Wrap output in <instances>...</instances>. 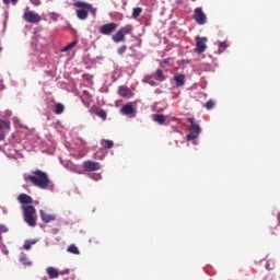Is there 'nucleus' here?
<instances>
[{"label":"nucleus","instance_id":"f257e3e1","mask_svg":"<svg viewBox=\"0 0 280 280\" xmlns=\"http://www.w3.org/2000/svg\"><path fill=\"white\" fill-rule=\"evenodd\" d=\"M24 180L25 183H32L34 187H38L39 189H47V187H51L49 176L40 170L33 171L31 175L24 177Z\"/></svg>","mask_w":280,"mask_h":280},{"label":"nucleus","instance_id":"f03ea898","mask_svg":"<svg viewBox=\"0 0 280 280\" xmlns=\"http://www.w3.org/2000/svg\"><path fill=\"white\" fill-rule=\"evenodd\" d=\"M74 8H80L77 10V19H79V21H86L89 19V12L92 14L97 12V10L93 8V4L84 1H77Z\"/></svg>","mask_w":280,"mask_h":280},{"label":"nucleus","instance_id":"7ed1b4c3","mask_svg":"<svg viewBox=\"0 0 280 280\" xmlns=\"http://www.w3.org/2000/svg\"><path fill=\"white\" fill-rule=\"evenodd\" d=\"M24 222L28 226H36V208L34 206H22Z\"/></svg>","mask_w":280,"mask_h":280},{"label":"nucleus","instance_id":"20e7f679","mask_svg":"<svg viewBox=\"0 0 280 280\" xmlns=\"http://www.w3.org/2000/svg\"><path fill=\"white\" fill-rule=\"evenodd\" d=\"M132 25H126L120 27L115 35L112 36V40L115 43H126L127 34H132Z\"/></svg>","mask_w":280,"mask_h":280},{"label":"nucleus","instance_id":"39448f33","mask_svg":"<svg viewBox=\"0 0 280 280\" xmlns=\"http://www.w3.org/2000/svg\"><path fill=\"white\" fill-rule=\"evenodd\" d=\"M188 124H190V127L189 133L186 136V139L188 141H195V139H198V137H200V125L196 124L195 118H188Z\"/></svg>","mask_w":280,"mask_h":280},{"label":"nucleus","instance_id":"423d86ee","mask_svg":"<svg viewBox=\"0 0 280 280\" xmlns=\"http://www.w3.org/2000/svg\"><path fill=\"white\" fill-rule=\"evenodd\" d=\"M192 19L197 25H206L207 24V14L202 10V8L198 7L194 10Z\"/></svg>","mask_w":280,"mask_h":280},{"label":"nucleus","instance_id":"0eeeda50","mask_svg":"<svg viewBox=\"0 0 280 280\" xmlns=\"http://www.w3.org/2000/svg\"><path fill=\"white\" fill-rule=\"evenodd\" d=\"M117 23H107V24H104L100 27V34H103V36H110V34H113V32H116L117 31Z\"/></svg>","mask_w":280,"mask_h":280},{"label":"nucleus","instance_id":"6e6552de","mask_svg":"<svg viewBox=\"0 0 280 280\" xmlns=\"http://www.w3.org/2000/svg\"><path fill=\"white\" fill-rule=\"evenodd\" d=\"M24 21L26 23H40V15L34 11H27L23 14Z\"/></svg>","mask_w":280,"mask_h":280},{"label":"nucleus","instance_id":"1a4fd4ad","mask_svg":"<svg viewBox=\"0 0 280 280\" xmlns=\"http://www.w3.org/2000/svg\"><path fill=\"white\" fill-rule=\"evenodd\" d=\"M83 167L85 172H97L102 170V164H100V162L89 160L83 162Z\"/></svg>","mask_w":280,"mask_h":280},{"label":"nucleus","instance_id":"9d476101","mask_svg":"<svg viewBox=\"0 0 280 280\" xmlns=\"http://www.w3.org/2000/svg\"><path fill=\"white\" fill-rule=\"evenodd\" d=\"M207 51V37H196V52L203 54Z\"/></svg>","mask_w":280,"mask_h":280},{"label":"nucleus","instance_id":"9b49d317","mask_svg":"<svg viewBox=\"0 0 280 280\" xmlns=\"http://www.w3.org/2000/svg\"><path fill=\"white\" fill-rule=\"evenodd\" d=\"M18 200L22 207H25V205H28V207H32L31 205L34 202V199L27 194H20L18 196Z\"/></svg>","mask_w":280,"mask_h":280},{"label":"nucleus","instance_id":"f8f14e48","mask_svg":"<svg viewBox=\"0 0 280 280\" xmlns=\"http://www.w3.org/2000/svg\"><path fill=\"white\" fill-rule=\"evenodd\" d=\"M40 219L46 223L49 224V222H54L56 220V214H49L45 212L44 210L39 211Z\"/></svg>","mask_w":280,"mask_h":280},{"label":"nucleus","instance_id":"ddd939ff","mask_svg":"<svg viewBox=\"0 0 280 280\" xmlns=\"http://www.w3.org/2000/svg\"><path fill=\"white\" fill-rule=\"evenodd\" d=\"M118 95H120V97H125L126 100H130V97H132V91H130V89L127 86H120L118 90Z\"/></svg>","mask_w":280,"mask_h":280},{"label":"nucleus","instance_id":"4468645a","mask_svg":"<svg viewBox=\"0 0 280 280\" xmlns=\"http://www.w3.org/2000/svg\"><path fill=\"white\" fill-rule=\"evenodd\" d=\"M176 86H185V74L176 73L173 77Z\"/></svg>","mask_w":280,"mask_h":280},{"label":"nucleus","instance_id":"2eb2a0df","mask_svg":"<svg viewBox=\"0 0 280 280\" xmlns=\"http://www.w3.org/2000/svg\"><path fill=\"white\" fill-rule=\"evenodd\" d=\"M120 113H122V115H132V113H135V107L132 104H125L121 107Z\"/></svg>","mask_w":280,"mask_h":280},{"label":"nucleus","instance_id":"dca6fc26","mask_svg":"<svg viewBox=\"0 0 280 280\" xmlns=\"http://www.w3.org/2000/svg\"><path fill=\"white\" fill-rule=\"evenodd\" d=\"M46 272L49 276V279H58V277L60 276L58 270H56V268H54V267H48L46 269Z\"/></svg>","mask_w":280,"mask_h":280},{"label":"nucleus","instance_id":"f3484780","mask_svg":"<svg viewBox=\"0 0 280 280\" xmlns=\"http://www.w3.org/2000/svg\"><path fill=\"white\" fill-rule=\"evenodd\" d=\"M154 80H156L158 82H165V73L163 72V70L158 69L154 72Z\"/></svg>","mask_w":280,"mask_h":280},{"label":"nucleus","instance_id":"a211bd4d","mask_svg":"<svg viewBox=\"0 0 280 280\" xmlns=\"http://www.w3.org/2000/svg\"><path fill=\"white\" fill-rule=\"evenodd\" d=\"M101 145H103L105 150H112V148L115 147V142H113V140L103 139L101 141Z\"/></svg>","mask_w":280,"mask_h":280},{"label":"nucleus","instance_id":"6ab92c4d","mask_svg":"<svg viewBox=\"0 0 280 280\" xmlns=\"http://www.w3.org/2000/svg\"><path fill=\"white\" fill-rule=\"evenodd\" d=\"M67 252L71 253V255H80V249L78 248V246H75V244H71L70 246H68Z\"/></svg>","mask_w":280,"mask_h":280},{"label":"nucleus","instance_id":"aec40b11","mask_svg":"<svg viewBox=\"0 0 280 280\" xmlns=\"http://www.w3.org/2000/svg\"><path fill=\"white\" fill-rule=\"evenodd\" d=\"M65 113V105L62 103H58L55 106V114L56 115H62Z\"/></svg>","mask_w":280,"mask_h":280},{"label":"nucleus","instance_id":"412c9836","mask_svg":"<svg viewBox=\"0 0 280 280\" xmlns=\"http://www.w3.org/2000/svg\"><path fill=\"white\" fill-rule=\"evenodd\" d=\"M153 119H154L158 124H161V125L165 124V115H163V114H155V115L153 116Z\"/></svg>","mask_w":280,"mask_h":280},{"label":"nucleus","instance_id":"4be33fe9","mask_svg":"<svg viewBox=\"0 0 280 280\" xmlns=\"http://www.w3.org/2000/svg\"><path fill=\"white\" fill-rule=\"evenodd\" d=\"M83 97H84V98H82L83 104H84L85 106H89V103H86L84 100H91V97H92V96H91V92L84 90V91H83Z\"/></svg>","mask_w":280,"mask_h":280},{"label":"nucleus","instance_id":"5701e85b","mask_svg":"<svg viewBox=\"0 0 280 280\" xmlns=\"http://www.w3.org/2000/svg\"><path fill=\"white\" fill-rule=\"evenodd\" d=\"M143 12V9L141 8H135L132 10V19H137L138 16H141V13Z\"/></svg>","mask_w":280,"mask_h":280},{"label":"nucleus","instance_id":"b1692460","mask_svg":"<svg viewBox=\"0 0 280 280\" xmlns=\"http://www.w3.org/2000/svg\"><path fill=\"white\" fill-rule=\"evenodd\" d=\"M96 116L103 119L104 121H106V117H107L106 110L104 109L96 110Z\"/></svg>","mask_w":280,"mask_h":280},{"label":"nucleus","instance_id":"393cba45","mask_svg":"<svg viewBox=\"0 0 280 280\" xmlns=\"http://www.w3.org/2000/svg\"><path fill=\"white\" fill-rule=\"evenodd\" d=\"M225 49H229V45L226 42H220L219 43V54H223Z\"/></svg>","mask_w":280,"mask_h":280},{"label":"nucleus","instance_id":"a878e982","mask_svg":"<svg viewBox=\"0 0 280 280\" xmlns=\"http://www.w3.org/2000/svg\"><path fill=\"white\" fill-rule=\"evenodd\" d=\"M34 244H36V241H25L24 242V249L25 250H31L32 246H34Z\"/></svg>","mask_w":280,"mask_h":280},{"label":"nucleus","instance_id":"bb28decb","mask_svg":"<svg viewBox=\"0 0 280 280\" xmlns=\"http://www.w3.org/2000/svg\"><path fill=\"white\" fill-rule=\"evenodd\" d=\"M75 45H78V42H72V43H70V44H68L66 47H63L62 49H61V51H70V49H73V47H75Z\"/></svg>","mask_w":280,"mask_h":280},{"label":"nucleus","instance_id":"cd10ccee","mask_svg":"<svg viewBox=\"0 0 280 280\" xmlns=\"http://www.w3.org/2000/svg\"><path fill=\"white\" fill-rule=\"evenodd\" d=\"M20 264H22L23 266H32V261L27 257L20 258Z\"/></svg>","mask_w":280,"mask_h":280},{"label":"nucleus","instance_id":"c85d7f7f","mask_svg":"<svg viewBox=\"0 0 280 280\" xmlns=\"http://www.w3.org/2000/svg\"><path fill=\"white\" fill-rule=\"evenodd\" d=\"M128 49V46H126V45H122V46H120L118 49H117V54L119 55V56H124V54H126V50Z\"/></svg>","mask_w":280,"mask_h":280},{"label":"nucleus","instance_id":"c756f323","mask_svg":"<svg viewBox=\"0 0 280 280\" xmlns=\"http://www.w3.org/2000/svg\"><path fill=\"white\" fill-rule=\"evenodd\" d=\"M213 106H215V102L213 100H209L207 103H206V108L207 110H211V108H213Z\"/></svg>","mask_w":280,"mask_h":280},{"label":"nucleus","instance_id":"7c9ffc66","mask_svg":"<svg viewBox=\"0 0 280 280\" xmlns=\"http://www.w3.org/2000/svg\"><path fill=\"white\" fill-rule=\"evenodd\" d=\"M2 1H3L4 5H9L10 4V0H2ZM18 1L19 0H11L13 5H16Z\"/></svg>","mask_w":280,"mask_h":280},{"label":"nucleus","instance_id":"2f4dec72","mask_svg":"<svg viewBox=\"0 0 280 280\" xmlns=\"http://www.w3.org/2000/svg\"><path fill=\"white\" fill-rule=\"evenodd\" d=\"M8 226L3 225V224H0V235L1 233H8Z\"/></svg>","mask_w":280,"mask_h":280},{"label":"nucleus","instance_id":"473e14b6","mask_svg":"<svg viewBox=\"0 0 280 280\" xmlns=\"http://www.w3.org/2000/svg\"><path fill=\"white\" fill-rule=\"evenodd\" d=\"M5 139V133L0 132V141H3Z\"/></svg>","mask_w":280,"mask_h":280},{"label":"nucleus","instance_id":"72a5a7b5","mask_svg":"<svg viewBox=\"0 0 280 280\" xmlns=\"http://www.w3.org/2000/svg\"><path fill=\"white\" fill-rule=\"evenodd\" d=\"M5 124V121L0 120V130H3V125Z\"/></svg>","mask_w":280,"mask_h":280},{"label":"nucleus","instance_id":"f704fd0d","mask_svg":"<svg viewBox=\"0 0 280 280\" xmlns=\"http://www.w3.org/2000/svg\"><path fill=\"white\" fill-rule=\"evenodd\" d=\"M163 65H170V59H163Z\"/></svg>","mask_w":280,"mask_h":280},{"label":"nucleus","instance_id":"c9c22d12","mask_svg":"<svg viewBox=\"0 0 280 280\" xmlns=\"http://www.w3.org/2000/svg\"><path fill=\"white\" fill-rule=\"evenodd\" d=\"M35 5H40V0H37V2H35Z\"/></svg>","mask_w":280,"mask_h":280},{"label":"nucleus","instance_id":"e433bc0d","mask_svg":"<svg viewBox=\"0 0 280 280\" xmlns=\"http://www.w3.org/2000/svg\"><path fill=\"white\" fill-rule=\"evenodd\" d=\"M149 83L151 84V86H154V84H155L154 81H150Z\"/></svg>","mask_w":280,"mask_h":280},{"label":"nucleus","instance_id":"4c0bfd02","mask_svg":"<svg viewBox=\"0 0 280 280\" xmlns=\"http://www.w3.org/2000/svg\"><path fill=\"white\" fill-rule=\"evenodd\" d=\"M80 141H81V143H83V145L86 144V141H84L83 139H81Z\"/></svg>","mask_w":280,"mask_h":280},{"label":"nucleus","instance_id":"58836bf2","mask_svg":"<svg viewBox=\"0 0 280 280\" xmlns=\"http://www.w3.org/2000/svg\"><path fill=\"white\" fill-rule=\"evenodd\" d=\"M66 275H69V270L66 271Z\"/></svg>","mask_w":280,"mask_h":280},{"label":"nucleus","instance_id":"ea45409f","mask_svg":"<svg viewBox=\"0 0 280 280\" xmlns=\"http://www.w3.org/2000/svg\"><path fill=\"white\" fill-rule=\"evenodd\" d=\"M61 275H65V271H62Z\"/></svg>","mask_w":280,"mask_h":280}]
</instances>
